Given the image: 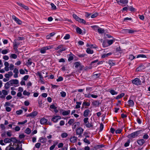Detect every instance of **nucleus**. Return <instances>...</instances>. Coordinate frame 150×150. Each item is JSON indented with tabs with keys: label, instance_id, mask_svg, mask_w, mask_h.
<instances>
[{
	"label": "nucleus",
	"instance_id": "1",
	"mask_svg": "<svg viewBox=\"0 0 150 150\" xmlns=\"http://www.w3.org/2000/svg\"><path fill=\"white\" fill-rule=\"evenodd\" d=\"M142 131L141 130L137 131L132 133L128 135L127 137L129 139H133L137 136L140 134V131Z\"/></svg>",
	"mask_w": 150,
	"mask_h": 150
},
{
	"label": "nucleus",
	"instance_id": "2",
	"mask_svg": "<svg viewBox=\"0 0 150 150\" xmlns=\"http://www.w3.org/2000/svg\"><path fill=\"white\" fill-rule=\"evenodd\" d=\"M132 82L137 86L140 85L141 84V82L139 79L138 78H136L132 80Z\"/></svg>",
	"mask_w": 150,
	"mask_h": 150
},
{
	"label": "nucleus",
	"instance_id": "3",
	"mask_svg": "<svg viewBox=\"0 0 150 150\" xmlns=\"http://www.w3.org/2000/svg\"><path fill=\"white\" fill-rule=\"evenodd\" d=\"M52 47L50 46H46L41 48L40 50V52L42 54H44L46 52V50L50 49Z\"/></svg>",
	"mask_w": 150,
	"mask_h": 150
},
{
	"label": "nucleus",
	"instance_id": "4",
	"mask_svg": "<svg viewBox=\"0 0 150 150\" xmlns=\"http://www.w3.org/2000/svg\"><path fill=\"white\" fill-rule=\"evenodd\" d=\"M12 18L13 19H14L15 21L18 24L21 25L22 23V21L19 19L18 18L16 17L15 16L13 15L12 16Z\"/></svg>",
	"mask_w": 150,
	"mask_h": 150
},
{
	"label": "nucleus",
	"instance_id": "5",
	"mask_svg": "<svg viewBox=\"0 0 150 150\" xmlns=\"http://www.w3.org/2000/svg\"><path fill=\"white\" fill-rule=\"evenodd\" d=\"M61 119V117L60 116H56L54 117H53L52 120L54 122H57L58 120L60 119Z\"/></svg>",
	"mask_w": 150,
	"mask_h": 150
},
{
	"label": "nucleus",
	"instance_id": "6",
	"mask_svg": "<svg viewBox=\"0 0 150 150\" xmlns=\"http://www.w3.org/2000/svg\"><path fill=\"white\" fill-rule=\"evenodd\" d=\"M10 82L11 85H12L13 84H17L18 83V80L15 79H12L10 80Z\"/></svg>",
	"mask_w": 150,
	"mask_h": 150
},
{
	"label": "nucleus",
	"instance_id": "7",
	"mask_svg": "<svg viewBox=\"0 0 150 150\" xmlns=\"http://www.w3.org/2000/svg\"><path fill=\"white\" fill-rule=\"evenodd\" d=\"M38 112L37 111H35L34 112H33L30 113L28 114L27 116V117H33L37 115Z\"/></svg>",
	"mask_w": 150,
	"mask_h": 150
},
{
	"label": "nucleus",
	"instance_id": "8",
	"mask_svg": "<svg viewBox=\"0 0 150 150\" xmlns=\"http://www.w3.org/2000/svg\"><path fill=\"white\" fill-rule=\"evenodd\" d=\"M84 130L81 127H79L78 128L76 131V134H81Z\"/></svg>",
	"mask_w": 150,
	"mask_h": 150
},
{
	"label": "nucleus",
	"instance_id": "9",
	"mask_svg": "<svg viewBox=\"0 0 150 150\" xmlns=\"http://www.w3.org/2000/svg\"><path fill=\"white\" fill-rule=\"evenodd\" d=\"M145 142V141L143 139L138 140L137 141L138 144L140 146L142 145Z\"/></svg>",
	"mask_w": 150,
	"mask_h": 150
},
{
	"label": "nucleus",
	"instance_id": "10",
	"mask_svg": "<svg viewBox=\"0 0 150 150\" xmlns=\"http://www.w3.org/2000/svg\"><path fill=\"white\" fill-rule=\"evenodd\" d=\"M20 45L19 42H17L16 40H14L13 43V47L14 49L15 50H17V47H16L17 45Z\"/></svg>",
	"mask_w": 150,
	"mask_h": 150
},
{
	"label": "nucleus",
	"instance_id": "11",
	"mask_svg": "<svg viewBox=\"0 0 150 150\" xmlns=\"http://www.w3.org/2000/svg\"><path fill=\"white\" fill-rule=\"evenodd\" d=\"M47 141V139L45 137H41L39 139L40 142L42 143H45Z\"/></svg>",
	"mask_w": 150,
	"mask_h": 150
},
{
	"label": "nucleus",
	"instance_id": "12",
	"mask_svg": "<svg viewBox=\"0 0 150 150\" xmlns=\"http://www.w3.org/2000/svg\"><path fill=\"white\" fill-rule=\"evenodd\" d=\"M77 138L75 136L71 137L70 139V142L72 143H75L77 140Z\"/></svg>",
	"mask_w": 150,
	"mask_h": 150
},
{
	"label": "nucleus",
	"instance_id": "13",
	"mask_svg": "<svg viewBox=\"0 0 150 150\" xmlns=\"http://www.w3.org/2000/svg\"><path fill=\"white\" fill-rule=\"evenodd\" d=\"M12 146L11 144H10L9 146L6 147L5 150H15L14 148L11 146Z\"/></svg>",
	"mask_w": 150,
	"mask_h": 150
},
{
	"label": "nucleus",
	"instance_id": "14",
	"mask_svg": "<svg viewBox=\"0 0 150 150\" xmlns=\"http://www.w3.org/2000/svg\"><path fill=\"white\" fill-rule=\"evenodd\" d=\"M47 122V120L43 117L40 120V123L41 124H44Z\"/></svg>",
	"mask_w": 150,
	"mask_h": 150
},
{
	"label": "nucleus",
	"instance_id": "15",
	"mask_svg": "<svg viewBox=\"0 0 150 150\" xmlns=\"http://www.w3.org/2000/svg\"><path fill=\"white\" fill-rule=\"evenodd\" d=\"M90 112V110L88 109L84 111L83 112V116L84 117L88 116L89 112Z\"/></svg>",
	"mask_w": 150,
	"mask_h": 150
},
{
	"label": "nucleus",
	"instance_id": "16",
	"mask_svg": "<svg viewBox=\"0 0 150 150\" xmlns=\"http://www.w3.org/2000/svg\"><path fill=\"white\" fill-rule=\"evenodd\" d=\"M11 85L10 82V81L6 83L4 86V88L6 89H7L9 88L10 87V86Z\"/></svg>",
	"mask_w": 150,
	"mask_h": 150
},
{
	"label": "nucleus",
	"instance_id": "17",
	"mask_svg": "<svg viewBox=\"0 0 150 150\" xmlns=\"http://www.w3.org/2000/svg\"><path fill=\"white\" fill-rule=\"evenodd\" d=\"M117 1V2L119 4L120 2V3L123 4H127L128 2V1L127 0H120V1L116 0Z\"/></svg>",
	"mask_w": 150,
	"mask_h": 150
},
{
	"label": "nucleus",
	"instance_id": "18",
	"mask_svg": "<svg viewBox=\"0 0 150 150\" xmlns=\"http://www.w3.org/2000/svg\"><path fill=\"white\" fill-rule=\"evenodd\" d=\"M80 125V122H79L74 123L72 127L73 129H75L77 126H79Z\"/></svg>",
	"mask_w": 150,
	"mask_h": 150
},
{
	"label": "nucleus",
	"instance_id": "19",
	"mask_svg": "<svg viewBox=\"0 0 150 150\" xmlns=\"http://www.w3.org/2000/svg\"><path fill=\"white\" fill-rule=\"evenodd\" d=\"M89 136H85V138L83 139V142L85 143L90 144V141L86 139L87 138H89Z\"/></svg>",
	"mask_w": 150,
	"mask_h": 150
},
{
	"label": "nucleus",
	"instance_id": "20",
	"mask_svg": "<svg viewBox=\"0 0 150 150\" xmlns=\"http://www.w3.org/2000/svg\"><path fill=\"white\" fill-rule=\"evenodd\" d=\"M128 103L129 104L130 106L133 107L134 105V101L131 100H129L128 101Z\"/></svg>",
	"mask_w": 150,
	"mask_h": 150
},
{
	"label": "nucleus",
	"instance_id": "21",
	"mask_svg": "<svg viewBox=\"0 0 150 150\" xmlns=\"http://www.w3.org/2000/svg\"><path fill=\"white\" fill-rule=\"evenodd\" d=\"M93 105L96 106H98L99 105V104H100V103L99 101L98 100H95L94 101H93L92 103Z\"/></svg>",
	"mask_w": 150,
	"mask_h": 150
},
{
	"label": "nucleus",
	"instance_id": "22",
	"mask_svg": "<svg viewBox=\"0 0 150 150\" xmlns=\"http://www.w3.org/2000/svg\"><path fill=\"white\" fill-rule=\"evenodd\" d=\"M70 112V110H69L68 111H64L62 112V114L63 115H69Z\"/></svg>",
	"mask_w": 150,
	"mask_h": 150
},
{
	"label": "nucleus",
	"instance_id": "23",
	"mask_svg": "<svg viewBox=\"0 0 150 150\" xmlns=\"http://www.w3.org/2000/svg\"><path fill=\"white\" fill-rule=\"evenodd\" d=\"M125 95V93H122L118 95L117 96H116V99H120L123 96H124Z\"/></svg>",
	"mask_w": 150,
	"mask_h": 150
},
{
	"label": "nucleus",
	"instance_id": "24",
	"mask_svg": "<svg viewBox=\"0 0 150 150\" xmlns=\"http://www.w3.org/2000/svg\"><path fill=\"white\" fill-rule=\"evenodd\" d=\"M112 53L111 52H109L107 54H103L101 58H104L108 57V56L111 55Z\"/></svg>",
	"mask_w": 150,
	"mask_h": 150
},
{
	"label": "nucleus",
	"instance_id": "25",
	"mask_svg": "<svg viewBox=\"0 0 150 150\" xmlns=\"http://www.w3.org/2000/svg\"><path fill=\"white\" fill-rule=\"evenodd\" d=\"M4 142L5 143H9L11 142V138H6L4 139Z\"/></svg>",
	"mask_w": 150,
	"mask_h": 150
},
{
	"label": "nucleus",
	"instance_id": "26",
	"mask_svg": "<svg viewBox=\"0 0 150 150\" xmlns=\"http://www.w3.org/2000/svg\"><path fill=\"white\" fill-rule=\"evenodd\" d=\"M37 75L39 76V78H40V79L41 80L43 79V76H44V75L42 74L39 72H38L37 73Z\"/></svg>",
	"mask_w": 150,
	"mask_h": 150
},
{
	"label": "nucleus",
	"instance_id": "27",
	"mask_svg": "<svg viewBox=\"0 0 150 150\" xmlns=\"http://www.w3.org/2000/svg\"><path fill=\"white\" fill-rule=\"evenodd\" d=\"M86 52L88 54H92L93 52V50H91L90 49L88 48L86 50Z\"/></svg>",
	"mask_w": 150,
	"mask_h": 150
},
{
	"label": "nucleus",
	"instance_id": "28",
	"mask_svg": "<svg viewBox=\"0 0 150 150\" xmlns=\"http://www.w3.org/2000/svg\"><path fill=\"white\" fill-rule=\"evenodd\" d=\"M76 103L77 104V105H76L75 108L76 109H78L79 108H80V105L81 104V102H76Z\"/></svg>",
	"mask_w": 150,
	"mask_h": 150
},
{
	"label": "nucleus",
	"instance_id": "29",
	"mask_svg": "<svg viewBox=\"0 0 150 150\" xmlns=\"http://www.w3.org/2000/svg\"><path fill=\"white\" fill-rule=\"evenodd\" d=\"M72 16L77 21H78L80 18L79 17L75 14H73Z\"/></svg>",
	"mask_w": 150,
	"mask_h": 150
},
{
	"label": "nucleus",
	"instance_id": "30",
	"mask_svg": "<svg viewBox=\"0 0 150 150\" xmlns=\"http://www.w3.org/2000/svg\"><path fill=\"white\" fill-rule=\"evenodd\" d=\"M98 31L99 33H104L105 30L101 28H99L98 29Z\"/></svg>",
	"mask_w": 150,
	"mask_h": 150
},
{
	"label": "nucleus",
	"instance_id": "31",
	"mask_svg": "<svg viewBox=\"0 0 150 150\" xmlns=\"http://www.w3.org/2000/svg\"><path fill=\"white\" fill-rule=\"evenodd\" d=\"M23 94L25 96H29L30 94V93L29 92L27 91L26 90H25L23 91Z\"/></svg>",
	"mask_w": 150,
	"mask_h": 150
},
{
	"label": "nucleus",
	"instance_id": "32",
	"mask_svg": "<svg viewBox=\"0 0 150 150\" xmlns=\"http://www.w3.org/2000/svg\"><path fill=\"white\" fill-rule=\"evenodd\" d=\"M75 65V67L76 68H78L79 66H81V64L79 62H76L74 63Z\"/></svg>",
	"mask_w": 150,
	"mask_h": 150
},
{
	"label": "nucleus",
	"instance_id": "33",
	"mask_svg": "<svg viewBox=\"0 0 150 150\" xmlns=\"http://www.w3.org/2000/svg\"><path fill=\"white\" fill-rule=\"evenodd\" d=\"M74 122V120L73 119H70L69 121L68 122V123L69 125H71Z\"/></svg>",
	"mask_w": 150,
	"mask_h": 150
},
{
	"label": "nucleus",
	"instance_id": "34",
	"mask_svg": "<svg viewBox=\"0 0 150 150\" xmlns=\"http://www.w3.org/2000/svg\"><path fill=\"white\" fill-rule=\"evenodd\" d=\"M31 132V129L29 128H27L25 131V132L28 134H30Z\"/></svg>",
	"mask_w": 150,
	"mask_h": 150
},
{
	"label": "nucleus",
	"instance_id": "35",
	"mask_svg": "<svg viewBox=\"0 0 150 150\" xmlns=\"http://www.w3.org/2000/svg\"><path fill=\"white\" fill-rule=\"evenodd\" d=\"M108 63L111 66H113L115 64V63L112 62V60H110L108 61Z\"/></svg>",
	"mask_w": 150,
	"mask_h": 150
},
{
	"label": "nucleus",
	"instance_id": "36",
	"mask_svg": "<svg viewBox=\"0 0 150 150\" xmlns=\"http://www.w3.org/2000/svg\"><path fill=\"white\" fill-rule=\"evenodd\" d=\"M110 92L112 94V95H117V92L116 91H115L113 90H111L110 91Z\"/></svg>",
	"mask_w": 150,
	"mask_h": 150
},
{
	"label": "nucleus",
	"instance_id": "37",
	"mask_svg": "<svg viewBox=\"0 0 150 150\" xmlns=\"http://www.w3.org/2000/svg\"><path fill=\"white\" fill-rule=\"evenodd\" d=\"M114 41V40H108L107 41V43L108 44V46L110 45H112Z\"/></svg>",
	"mask_w": 150,
	"mask_h": 150
},
{
	"label": "nucleus",
	"instance_id": "38",
	"mask_svg": "<svg viewBox=\"0 0 150 150\" xmlns=\"http://www.w3.org/2000/svg\"><path fill=\"white\" fill-rule=\"evenodd\" d=\"M82 105L83 106H88L90 105V103L89 102H86V101H84L83 104Z\"/></svg>",
	"mask_w": 150,
	"mask_h": 150
},
{
	"label": "nucleus",
	"instance_id": "39",
	"mask_svg": "<svg viewBox=\"0 0 150 150\" xmlns=\"http://www.w3.org/2000/svg\"><path fill=\"white\" fill-rule=\"evenodd\" d=\"M139 57L146 58L147 57L145 55L143 54H140L138 55L137 57V58Z\"/></svg>",
	"mask_w": 150,
	"mask_h": 150
},
{
	"label": "nucleus",
	"instance_id": "40",
	"mask_svg": "<svg viewBox=\"0 0 150 150\" xmlns=\"http://www.w3.org/2000/svg\"><path fill=\"white\" fill-rule=\"evenodd\" d=\"M76 31L77 33L79 34H81L82 33V30L81 29L78 27L76 28Z\"/></svg>",
	"mask_w": 150,
	"mask_h": 150
},
{
	"label": "nucleus",
	"instance_id": "41",
	"mask_svg": "<svg viewBox=\"0 0 150 150\" xmlns=\"http://www.w3.org/2000/svg\"><path fill=\"white\" fill-rule=\"evenodd\" d=\"M108 44L107 42L105 41H103L102 44V45L104 47H106L108 46Z\"/></svg>",
	"mask_w": 150,
	"mask_h": 150
},
{
	"label": "nucleus",
	"instance_id": "42",
	"mask_svg": "<svg viewBox=\"0 0 150 150\" xmlns=\"http://www.w3.org/2000/svg\"><path fill=\"white\" fill-rule=\"evenodd\" d=\"M61 137L62 138H64L67 137L68 136V134L66 133H64L62 134Z\"/></svg>",
	"mask_w": 150,
	"mask_h": 150
},
{
	"label": "nucleus",
	"instance_id": "43",
	"mask_svg": "<svg viewBox=\"0 0 150 150\" xmlns=\"http://www.w3.org/2000/svg\"><path fill=\"white\" fill-rule=\"evenodd\" d=\"M22 144H21L20 146H19V145H18L15 148V150H22Z\"/></svg>",
	"mask_w": 150,
	"mask_h": 150
},
{
	"label": "nucleus",
	"instance_id": "44",
	"mask_svg": "<svg viewBox=\"0 0 150 150\" xmlns=\"http://www.w3.org/2000/svg\"><path fill=\"white\" fill-rule=\"evenodd\" d=\"M91 27L94 30H96L99 27L97 25H93L91 26Z\"/></svg>",
	"mask_w": 150,
	"mask_h": 150
},
{
	"label": "nucleus",
	"instance_id": "45",
	"mask_svg": "<svg viewBox=\"0 0 150 150\" xmlns=\"http://www.w3.org/2000/svg\"><path fill=\"white\" fill-rule=\"evenodd\" d=\"M17 57V56L15 54H11V55L10 56V57L14 59H16V58Z\"/></svg>",
	"mask_w": 150,
	"mask_h": 150
},
{
	"label": "nucleus",
	"instance_id": "46",
	"mask_svg": "<svg viewBox=\"0 0 150 150\" xmlns=\"http://www.w3.org/2000/svg\"><path fill=\"white\" fill-rule=\"evenodd\" d=\"M2 93L4 94V96H6V95H7L8 94L7 91L5 90H3L2 91Z\"/></svg>",
	"mask_w": 150,
	"mask_h": 150
},
{
	"label": "nucleus",
	"instance_id": "47",
	"mask_svg": "<svg viewBox=\"0 0 150 150\" xmlns=\"http://www.w3.org/2000/svg\"><path fill=\"white\" fill-rule=\"evenodd\" d=\"M86 126L87 127L90 128L91 127H92L93 125L92 124L88 122L86 124Z\"/></svg>",
	"mask_w": 150,
	"mask_h": 150
},
{
	"label": "nucleus",
	"instance_id": "48",
	"mask_svg": "<svg viewBox=\"0 0 150 150\" xmlns=\"http://www.w3.org/2000/svg\"><path fill=\"white\" fill-rule=\"evenodd\" d=\"M61 96L62 97H64L66 96V93L64 91H62L60 92Z\"/></svg>",
	"mask_w": 150,
	"mask_h": 150
},
{
	"label": "nucleus",
	"instance_id": "49",
	"mask_svg": "<svg viewBox=\"0 0 150 150\" xmlns=\"http://www.w3.org/2000/svg\"><path fill=\"white\" fill-rule=\"evenodd\" d=\"M78 22L83 23H86V21L84 19L81 18H80Z\"/></svg>",
	"mask_w": 150,
	"mask_h": 150
},
{
	"label": "nucleus",
	"instance_id": "50",
	"mask_svg": "<svg viewBox=\"0 0 150 150\" xmlns=\"http://www.w3.org/2000/svg\"><path fill=\"white\" fill-rule=\"evenodd\" d=\"M70 38V35L69 34H67L64 37V39L65 40H67L69 39Z\"/></svg>",
	"mask_w": 150,
	"mask_h": 150
},
{
	"label": "nucleus",
	"instance_id": "51",
	"mask_svg": "<svg viewBox=\"0 0 150 150\" xmlns=\"http://www.w3.org/2000/svg\"><path fill=\"white\" fill-rule=\"evenodd\" d=\"M135 58V57L132 54L129 55V59L131 60H132Z\"/></svg>",
	"mask_w": 150,
	"mask_h": 150
},
{
	"label": "nucleus",
	"instance_id": "52",
	"mask_svg": "<svg viewBox=\"0 0 150 150\" xmlns=\"http://www.w3.org/2000/svg\"><path fill=\"white\" fill-rule=\"evenodd\" d=\"M128 9L131 11H135V8L132 6H128Z\"/></svg>",
	"mask_w": 150,
	"mask_h": 150
},
{
	"label": "nucleus",
	"instance_id": "53",
	"mask_svg": "<svg viewBox=\"0 0 150 150\" xmlns=\"http://www.w3.org/2000/svg\"><path fill=\"white\" fill-rule=\"evenodd\" d=\"M130 140H127V142H126L124 146L125 147H127L129 145V144L130 143Z\"/></svg>",
	"mask_w": 150,
	"mask_h": 150
},
{
	"label": "nucleus",
	"instance_id": "54",
	"mask_svg": "<svg viewBox=\"0 0 150 150\" xmlns=\"http://www.w3.org/2000/svg\"><path fill=\"white\" fill-rule=\"evenodd\" d=\"M8 52V51L7 50L5 49L2 50L1 51V53L2 54H6Z\"/></svg>",
	"mask_w": 150,
	"mask_h": 150
},
{
	"label": "nucleus",
	"instance_id": "55",
	"mask_svg": "<svg viewBox=\"0 0 150 150\" xmlns=\"http://www.w3.org/2000/svg\"><path fill=\"white\" fill-rule=\"evenodd\" d=\"M104 128V125L102 123H101L100 125V129L99 131L101 132Z\"/></svg>",
	"mask_w": 150,
	"mask_h": 150
},
{
	"label": "nucleus",
	"instance_id": "56",
	"mask_svg": "<svg viewBox=\"0 0 150 150\" xmlns=\"http://www.w3.org/2000/svg\"><path fill=\"white\" fill-rule=\"evenodd\" d=\"M23 112V111L21 110H17L16 111V113L17 115H20Z\"/></svg>",
	"mask_w": 150,
	"mask_h": 150
},
{
	"label": "nucleus",
	"instance_id": "57",
	"mask_svg": "<svg viewBox=\"0 0 150 150\" xmlns=\"http://www.w3.org/2000/svg\"><path fill=\"white\" fill-rule=\"evenodd\" d=\"M30 59H29L28 60V62L26 63L27 65L30 66L31 65L33 62L30 61Z\"/></svg>",
	"mask_w": 150,
	"mask_h": 150
},
{
	"label": "nucleus",
	"instance_id": "58",
	"mask_svg": "<svg viewBox=\"0 0 150 150\" xmlns=\"http://www.w3.org/2000/svg\"><path fill=\"white\" fill-rule=\"evenodd\" d=\"M63 80V78L62 76H59L58 79H57V82L62 81Z\"/></svg>",
	"mask_w": 150,
	"mask_h": 150
},
{
	"label": "nucleus",
	"instance_id": "59",
	"mask_svg": "<svg viewBox=\"0 0 150 150\" xmlns=\"http://www.w3.org/2000/svg\"><path fill=\"white\" fill-rule=\"evenodd\" d=\"M51 5L52 6V8L53 9H56L57 8H56V6L54 5V4H53V3H51Z\"/></svg>",
	"mask_w": 150,
	"mask_h": 150
},
{
	"label": "nucleus",
	"instance_id": "60",
	"mask_svg": "<svg viewBox=\"0 0 150 150\" xmlns=\"http://www.w3.org/2000/svg\"><path fill=\"white\" fill-rule=\"evenodd\" d=\"M122 129H118L116 130L115 131V133L116 134H120L122 132Z\"/></svg>",
	"mask_w": 150,
	"mask_h": 150
},
{
	"label": "nucleus",
	"instance_id": "61",
	"mask_svg": "<svg viewBox=\"0 0 150 150\" xmlns=\"http://www.w3.org/2000/svg\"><path fill=\"white\" fill-rule=\"evenodd\" d=\"M88 117H86V118H85L83 119L84 122L85 124H86V123H88Z\"/></svg>",
	"mask_w": 150,
	"mask_h": 150
},
{
	"label": "nucleus",
	"instance_id": "62",
	"mask_svg": "<svg viewBox=\"0 0 150 150\" xmlns=\"http://www.w3.org/2000/svg\"><path fill=\"white\" fill-rule=\"evenodd\" d=\"M6 134L8 137H11L12 136L11 132L8 131L6 132Z\"/></svg>",
	"mask_w": 150,
	"mask_h": 150
},
{
	"label": "nucleus",
	"instance_id": "63",
	"mask_svg": "<svg viewBox=\"0 0 150 150\" xmlns=\"http://www.w3.org/2000/svg\"><path fill=\"white\" fill-rule=\"evenodd\" d=\"M98 14L97 13H94L91 16V18H94L96 17L98 15Z\"/></svg>",
	"mask_w": 150,
	"mask_h": 150
},
{
	"label": "nucleus",
	"instance_id": "64",
	"mask_svg": "<svg viewBox=\"0 0 150 150\" xmlns=\"http://www.w3.org/2000/svg\"><path fill=\"white\" fill-rule=\"evenodd\" d=\"M13 72L15 73V74H18L19 73L18 69L16 68L14 69L13 70Z\"/></svg>",
	"mask_w": 150,
	"mask_h": 150
}]
</instances>
